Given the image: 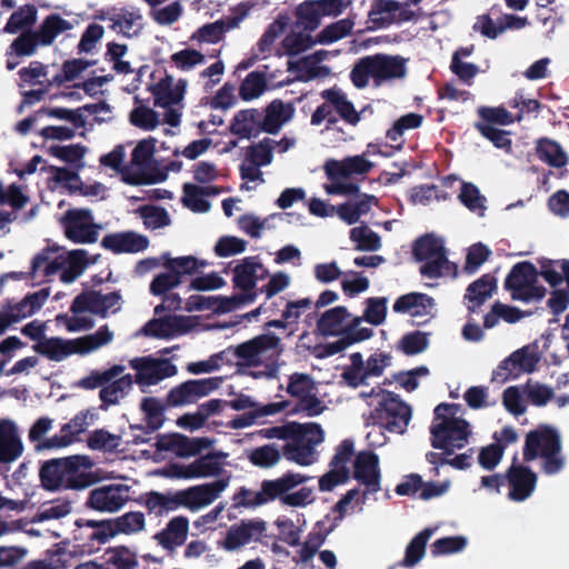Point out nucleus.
Instances as JSON below:
<instances>
[{"mask_svg": "<svg viewBox=\"0 0 569 569\" xmlns=\"http://www.w3.org/2000/svg\"><path fill=\"white\" fill-rule=\"evenodd\" d=\"M308 477L298 472H288L273 480H266L259 491L241 488L234 496L237 507H258L268 501L280 499L289 507H307L315 501V491L310 487H302L292 491L296 487L306 482Z\"/></svg>", "mask_w": 569, "mask_h": 569, "instance_id": "1", "label": "nucleus"}, {"mask_svg": "<svg viewBox=\"0 0 569 569\" xmlns=\"http://www.w3.org/2000/svg\"><path fill=\"white\" fill-rule=\"evenodd\" d=\"M430 432L435 448L451 451L463 448L472 431L460 406L442 403L435 409Z\"/></svg>", "mask_w": 569, "mask_h": 569, "instance_id": "2", "label": "nucleus"}, {"mask_svg": "<svg viewBox=\"0 0 569 569\" xmlns=\"http://www.w3.org/2000/svg\"><path fill=\"white\" fill-rule=\"evenodd\" d=\"M120 308L121 297L117 292L101 293L88 291L74 299L71 306L73 317L58 316L57 321L70 332L82 331L93 327V320L82 313L89 312L106 317L110 313H116Z\"/></svg>", "mask_w": 569, "mask_h": 569, "instance_id": "3", "label": "nucleus"}, {"mask_svg": "<svg viewBox=\"0 0 569 569\" xmlns=\"http://www.w3.org/2000/svg\"><path fill=\"white\" fill-rule=\"evenodd\" d=\"M93 260L84 250L64 251L48 248L38 253L32 261V274L34 278L49 277L58 271L66 283L73 282Z\"/></svg>", "mask_w": 569, "mask_h": 569, "instance_id": "4", "label": "nucleus"}, {"mask_svg": "<svg viewBox=\"0 0 569 569\" xmlns=\"http://www.w3.org/2000/svg\"><path fill=\"white\" fill-rule=\"evenodd\" d=\"M113 332L108 327H101L94 333L74 339L49 338L34 346V350L52 361H62L70 356H86L109 345Z\"/></svg>", "mask_w": 569, "mask_h": 569, "instance_id": "5", "label": "nucleus"}, {"mask_svg": "<svg viewBox=\"0 0 569 569\" xmlns=\"http://www.w3.org/2000/svg\"><path fill=\"white\" fill-rule=\"evenodd\" d=\"M91 467L92 462L88 457L73 456L44 463L40 477L42 485L50 490L81 488L87 485L88 471Z\"/></svg>", "mask_w": 569, "mask_h": 569, "instance_id": "6", "label": "nucleus"}, {"mask_svg": "<svg viewBox=\"0 0 569 569\" xmlns=\"http://www.w3.org/2000/svg\"><path fill=\"white\" fill-rule=\"evenodd\" d=\"M188 82L183 79L174 80L164 72L153 73L149 90L153 97L154 106L163 108V121L171 128H177L181 122L180 103L184 98Z\"/></svg>", "mask_w": 569, "mask_h": 569, "instance_id": "7", "label": "nucleus"}, {"mask_svg": "<svg viewBox=\"0 0 569 569\" xmlns=\"http://www.w3.org/2000/svg\"><path fill=\"white\" fill-rule=\"evenodd\" d=\"M523 456L528 461L543 459V470L549 475L560 471L565 465L559 435L549 426H540L527 435Z\"/></svg>", "mask_w": 569, "mask_h": 569, "instance_id": "8", "label": "nucleus"}, {"mask_svg": "<svg viewBox=\"0 0 569 569\" xmlns=\"http://www.w3.org/2000/svg\"><path fill=\"white\" fill-rule=\"evenodd\" d=\"M326 433L316 422H291V436L283 447V455L299 466H310L316 461V447L325 441Z\"/></svg>", "mask_w": 569, "mask_h": 569, "instance_id": "9", "label": "nucleus"}, {"mask_svg": "<svg viewBox=\"0 0 569 569\" xmlns=\"http://www.w3.org/2000/svg\"><path fill=\"white\" fill-rule=\"evenodd\" d=\"M406 73L405 60L400 57H367L353 68L351 79L356 87L363 88L372 79L376 84L385 80L401 78Z\"/></svg>", "mask_w": 569, "mask_h": 569, "instance_id": "10", "label": "nucleus"}, {"mask_svg": "<svg viewBox=\"0 0 569 569\" xmlns=\"http://www.w3.org/2000/svg\"><path fill=\"white\" fill-rule=\"evenodd\" d=\"M349 360L350 363L342 370L341 382L352 388L382 376L391 363L390 356L382 352L371 355L366 361L361 353L356 352L350 356Z\"/></svg>", "mask_w": 569, "mask_h": 569, "instance_id": "11", "label": "nucleus"}, {"mask_svg": "<svg viewBox=\"0 0 569 569\" xmlns=\"http://www.w3.org/2000/svg\"><path fill=\"white\" fill-rule=\"evenodd\" d=\"M415 256L425 261L421 273L429 278L453 274L455 266L446 258L443 242L440 238L427 236L419 239L415 246Z\"/></svg>", "mask_w": 569, "mask_h": 569, "instance_id": "12", "label": "nucleus"}, {"mask_svg": "<svg viewBox=\"0 0 569 569\" xmlns=\"http://www.w3.org/2000/svg\"><path fill=\"white\" fill-rule=\"evenodd\" d=\"M287 392L297 399L295 411L298 413L317 417L326 410L323 401L318 397V386L309 375H291Z\"/></svg>", "mask_w": 569, "mask_h": 569, "instance_id": "13", "label": "nucleus"}, {"mask_svg": "<svg viewBox=\"0 0 569 569\" xmlns=\"http://www.w3.org/2000/svg\"><path fill=\"white\" fill-rule=\"evenodd\" d=\"M370 398V405H379L381 407L380 418L386 429L390 432L403 433L411 419L410 407L380 388L372 389Z\"/></svg>", "mask_w": 569, "mask_h": 569, "instance_id": "14", "label": "nucleus"}, {"mask_svg": "<svg viewBox=\"0 0 569 569\" xmlns=\"http://www.w3.org/2000/svg\"><path fill=\"white\" fill-rule=\"evenodd\" d=\"M506 288L513 300L528 302L545 296V289L538 284L537 271L529 262H520L512 268L506 279Z\"/></svg>", "mask_w": 569, "mask_h": 569, "instance_id": "15", "label": "nucleus"}, {"mask_svg": "<svg viewBox=\"0 0 569 569\" xmlns=\"http://www.w3.org/2000/svg\"><path fill=\"white\" fill-rule=\"evenodd\" d=\"M229 485L230 476H224L212 482L179 490L176 492L178 508L183 507L193 512L199 511L216 501Z\"/></svg>", "mask_w": 569, "mask_h": 569, "instance_id": "16", "label": "nucleus"}, {"mask_svg": "<svg viewBox=\"0 0 569 569\" xmlns=\"http://www.w3.org/2000/svg\"><path fill=\"white\" fill-rule=\"evenodd\" d=\"M540 360L537 343L522 347L499 363L492 372V381L503 383L523 372H532Z\"/></svg>", "mask_w": 569, "mask_h": 569, "instance_id": "17", "label": "nucleus"}, {"mask_svg": "<svg viewBox=\"0 0 569 569\" xmlns=\"http://www.w3.org/2000/svg\"><path fill=\"white\" fill-rule=\"evenodd\" d=\"M157 140L154 138H146L137 142L130 160V168L122 172V179L130 184H150L153 179L146 172L153 160Z\"/></svg>", "mask_w": 569, "mask_h": 569, "instance_id": "18", "label": "nucleus"}, {"mask_svg": "<svg viewBox=\"0 0 569 569\" xmlns=\"http://www.w3.org/2000/svg\"><path fill=\"white\" fill-rule=\"evenodd\" d=\"M281 352L280 339L267 333L237 347L236 353L246 366L261 365L271 361Z\"/></svg>", "mask_w": 569, "mask_h": 569, "instance_id": "19", "label": "nucleus"}, {"mask_svg": "<svg viewBox=\"0 0 569 569\" xmlns=\"http://www.w3.org/2000/svg\"><path fill=\"white\" fill-rule=\"evenodd\" d=\"M267 532V523L261 519L243 520L231 526L218 546L226 551L233 552L251 542L260 541Z\"/></svg>", "mask_w": 569, "mask_h": 569, "instance_id": "20", "label": "nucleus"}, {"mask_svg": "<svg viewBox=\"0 0 569 569\" xmlns=\"http://www.w3.org/2000/svg\"><path fill=\"white\" fill-rule=\"evenodd\" d=\"M131 368L136 371V382L144 391L147 387L157 385L164 378L177 373V368L168 359L152 357L136 358L130 361Z\"/></svg>", "mask_w": 569, "mask_h": 569, "instance_id": "21", "label": "nucleus"}, {"mask_svg": "<svg viewBox=\"0 0 569 569\" xmlns=\"http://www.w3.org/2000/svg\"><path fill=\"white\" fill-rule=\"evenodd\" d=\"M61 223L66 237L74 242H94L100 230V226L86 209L69 210L61 219Z\"/></svg>", "mask_w": 569, "mask_h": 569, "instance_id": "22", "label": "nucleus"}, {"mask_svg": "<svg viewBox=\"0 0 569 569\" xmlns=\"http://www.w3.org/2000/svg\"><path fill=\"white\" fill-rule=\"evenodd\" d=\"M130 488L126 485H104L90 491L87 505L99 512L119 511L129 500Z\"/></svg>", "mask_w": 569, "mask_h": 569, "instance_id": "23", "label": "nucleus"}, {"mask_svg": "<svg viewBox=\"0 0 569 569\" xmlns=\"http://www.w3.org/2000/svg\"><path fill=\"white\" fill-rule=\"evenodd\" d=\"M254 295L239 293L231 297H206L201 295H192L187 301L184 309L189 312L192 311H218L229 312L242 305L252 302Z\"/></svg>", "mask_w": 569, "mask_h": 569, "instance_id": "24", "label": "nucleus"}, {"mask_svg": "<svg viewBox=\"0 0 569 569\" xmlns=\"http://www.w3.org/2000/svg\"><path fill=\"white\" fill-rule=\"evenodd\" d=\"M218 385V380L212 378L186 381L169 391L167 402L171 407L194 403L217 389Z\"/></svg>", "mask_w": 569, "mask_h": 569, "instance_id": "25", "label": "nucleus"}, {"mask_svg": "<svg viewBox=\"0 0 569 569\" xmlns=\"http://www.w3.org/2000/svg\"><path fill=\"white\" fill-rule=\"evenodd\" d=\"M353 452V443L343 441L331 462V469L319 479L320 491H331L336 487L343 485L349 479L348 461Z\"/></svg>", "mask_w": 569, "mask_h": 569, "instance_id": "26", "label": "nucleus"}, {"mask_svg": "<svg viewBox=\"0 0 569 569\" xmlns=\"http://www.w3.org/2000/svg\"><path fill=\"white\" fill-rule=\"evenodd\" d=\"M196 325L197 321L191 317L170 316L150 320L143 327V332L149 337L169 339L188 333Z\"/></svg>", "mask_w": 569, "mask_h": 569, "instance_id": "27", "label": "nucleus"}, {"mask_svg": "<svg viewBox=\"0 0 569 569\" xmlns=\"http://www.w3.org/2000/svg\"><path fill=\"white\" fill-rule=\"evenodd\" d=\"M159 266L164 267L180 279L184 274H191L209 263L193 256L171 257L169 253L162 254L159 259H149L140 262L139 270L147 271Z\"/></svg>", "mask_w": 569, "mask_h": 569, "instance_id": "28", "label": "nucleus"}, {"mask_svg": "<svg viewBox=\"0 0 569 569\" xmlns=\"http://www.w3.org/2000/svg\"><path fill=\"white\" fill-rule=\"evenodd\" d=\"M372 168V162L365 154L348 157L342 160L329 159L323 164L328 179H349L365 174Z\"/></svg>", "mask_w": 569, "mask_h": 569, "instance_id": "29", "label": "nucleus"}, {"mask_svg": "<svg viewBox=\"0 0 569 569\" xmlns=\"http://www.w3.org/2000/svg\"><path fill=\"white\" fill-rule=\"evenodd\" d=\"M353 477L370 491L380 487L379 457L371 451H360L353 460Z\"/></svg>", "mask_w": 569, "mask_h": 569, "instance_id": "30", "label": "nucleus"}, {"mask_svg": "<svg viewBox=\"0 0 569 569\" xmlns=\"http://www.w3.org/2000/svg\"><path fill=\"white\" fill-rule=\"evenodd\" d=\"M267 273V269L258 258L247 257L233 268V283L236 287L244 290V293H251L257 282L263 279ZM252 295L256 296L254 292Z\"/></svg>", "mask_w": 569, "mask_h": 569, "instance_id": "31", "label": "nucleus"}, {"mask_svg": "<svg viewBox=\"0 0 569 569\" xmlns=\"http://www.w3.org/2000/svg\"><path fill=\"white\" fill-rule=\"evenodd\" d=\"M22 452L23 442L17 423L10 419L0 420V463H11Z\"/></svg>", "mask_w": 569, "mask_h": 569, "instance_id": "32", "label": "nucleus"}, {"mask_svg": "<svg viewBox=\"0 0 569 569\" xmlns=\"http://www.w3.org/2000/svg\"><path fill=\"white\" fill-rule=\"evenodd\" d=\"M48 296L46 290H40L27 296L20 302L1 310L0 316L4 320V328L7 329L10 325L32 316L43 306Z\"/></svg>", "mask_w": 569, "mask_h": 569, "instance_id": "33", "label": "nucleus"}, {"mask_svg": "<svg viewBox=\"0 0 569 569\" xmlns=\"http://www.w3.org/2000/svg\"><path fill=\"white\" fill-rule=\"evenodd\" d=\"M508 481L510 486L509 498L513 501H523L533 492L537 477L525 467L513 466L508 472Z\"/></svg>", "mask_w": 569, "mask_h": 569, "instance_id": "34", "label": "nucleus"}, {"mask_svg": "<svg viewBox=\"0 0 569 569\" xmlns=\"http://www.w3.org/2000/svg\"><path fill=\"white\" fill-rule=\"evenodd\" d=\"M375 206H377V198L375 196L359 193L356 198L336 206L335 214L347 224H355Z\"/></svg>", "mask_w": 569, "mask_h": 569, "instance_id": "35", "label": "nucleus"}, {"mask_svg": "<svg viewBox=\"0 0 569 569\" xmlns=\"http://www.w3.org/2000/svg\"><path fill=\"white\" fill-rule=\"evenodd\" d=\"M435 309L433 300L422 293L411 292L398 298L393 305L396 312L406 313L412 318L431 316Z\"/></svg>", "mask_w": 569, "mask_h": 569, "instance_id": "36", "label": "nucleus"}, {"mask_svg": "<svg viewBox=\"0 0 569 569\" xmlns=\"http://www.w3.org/2000/svg\"><path fill=\"white\" fill-rule=\"evenodd\" d=\"M20 78L24 84L40 86L43 91L57 87L56 83L59 82L54 73V63L42 64L39 61H33L29 67L21 69Z\"/></svg>", "mask_w": 569, "mask_h": 569, "instance_id": "37", "label": "nucleus"}, {"mask_svg": "<svg viewBox=\"0 0 569 569\" xmlns=\"http://www.w3.org/2000/svg\"><path fill=\"white\" fill-rule=\"evenodd\" d=\"M102 246L116 253L139 252L148 247V239L134 232L113 233L103 238Z\"/></svg>", "mask_w": 569, "mask_h": 569, "instance_id": "38", "label": "nucleus"}, {"mask_svg": "<svg viewBox=\"0 0 569 569\" xmlns=\"http://www.w3.org/2000/svg\"><path fill=\"white\" fill-rule=\"evenodd\" d=\"M496 289L497 280L489 274L482 276L480 279L469 284L465 296L468 309L475 311L487 299L491 298Z\"/></svg>", "mask_w": 569, "mask_h": 569, "instance_id": "39", "label": "nucleus"}, {"mask_svg": "<svg viewBox=\"0 0 569 569\" xmlns=\"http://www.w3.org/2000/svg\"><path fill=\"white\" fill-rule=\"evenodd\" d=\"M261 117L254 109H246L237 112L231 121L230 130L242 139H248L260 132Z\"/></svg>", "mask_w": 569, "mask_h": 569, "instance_id": "40", "label": "nucleus"}, {"mask_svg": "<svg viewBox=\"0 0 569 569\" xmlns=\"http://www.w3.org/2000/svg\"><path fill=\"white\" fill-rule=\"evenodd\" d=\"M293 114L295 108L290 103L274 100L266 109L263 129L269 133H276L293 118Z\"/></svg>", "mask_w": 569, "mask_h": 569, "instance_id": "41", "label": "nucleus"}, {"mask_svg": "<svg viewBox=\"0 0 569 569\" xmlns=\"http://www.w3.org/2000/svg\"><path fill=\"white\" fill-rule=\"evenodd\" d=\"M218 193L216 187H199L193 183H186L183 186V204L192 211L206 212L209 210L210 204L207 197Z\"/></svg>", "mask_w": 569, "mask_h": 569, "instance_id": "42", "label": "nucleus"}, {"mask_svg": "<svg viewBox=\"0 0 569 569\" xmlns=\"http://www.w3.org/2000/svg\"><path fill=\"white\" fill-rule=\"evenodd\" d=\"M154 446L159 452L170 451L181 458L194 456L192 439L179 433L159 436Z\"/></svg>", "mask_w": 569, "mask_h": 569, "instance_id": "43", "label": "nucleus"}, {"mask_svg": "<svg viewBox=\"0 0 569 569\" xmlns=\"http://www.w3.org/2000/svg\"><path fill=\"white\" fill-rule=\"evenodd\" d=\"M349 318L350 315L345 307H336L320 317L318 328L323 335H343Z\"/></svg>", "mask_w": 569, "mask_h": 569, "instance_id": "44", "label": "nucleus"}, {"mask_svg": "<svg viewBox=\"0 0 569 569\" xmlns=\"http://www.w3.org/2000/svg\"><path fill=\"white\" fill-rule=\"evenodd\" d=\"M48 173V188L52 191H76L80 188L81 181L77 170L51 167Z\"/></svg>", "mask_w": 569, "mask_h": 569, "instance_id": "45", "label": "nucleus"}, {"mask_svg": "<svg viewBox=\"0 0 569 569\" xmlns=\"http://www.w3.org/2000/svg\"><path fill=\"white\" fill-rule=\"evenodd\" d=\"M189 530V521L184 517L171 519L167 528L159 533L160 543L166 548H173L184 542Z\"/></svg>", "mask_w": 569, "mask_h": 569, "instance_id": "46", "label": "nucleus"}, {"mask_svg": "<svg viewBox=\"0 0 569 569\" xmlns=\"http://www.w3.org/2000/svg\"><path fill=\"white\" fill-rule=\"evenodd\" d=\"M72 23L58 14L47 17L41 23L37 36L41 46L51 44L54 39L62 32L70 30Z\"/></svg>", "mask_w": 569, "mask_h": 569, "instance_id": "47", "label": "nucleus"}, {"mask_svg": "<svg viewBox=\"0 0 569 569\" xmlns=\"http://www.w3.org/2000/svg\"><path fill=\"white\" fill-rule=\"evenodd\" d=\"M49 153L54 158L69 163L74 170L79 171L84 168V156L87 149L81 144H53L49 147Z\"/></svg>", "mask_w": 569, "mask_h": 569, "instance_id": "48", "label": "nucleus"}, {"mask_svg": "<svg viewBox=\"0 0 569 569\" xmlns=\"http://www.w3.org/2000/svg\"><path fill=\"white\" fill-rule=\"evenodd\" d=\"M328 56L326 51H318L315 54L308 56L295 63L300 74L298 78L308 81L313 78L326 77L329 69L321 66L320 62Z\"/></svg>", "mask_w": 569, "mask_h": 569, "instance_id": "49", "label": "nucleus"}, {"mask_svg": "<svg viewBox=\"0 0 569 569\" xmlns=\"http://www.w3.org/2000/svg\"><path fill=\"white\" fill-rule=\"evenodd\" d=\"M116 380L106 383L100 391V398L104 403L114 405L123 399L132 388V377L121 373Z\"/></svg>", "mask_w": 569, "mask_h": 569, "instance_id": "50", "label": "nucleus"}, {"mask_svg": "<svg viewBox=\"0 0 569 569\" xmlns=\"http://www.w3.org/2000/svg\"><path fill=\"white\" fill-rule=\"evenodd\" d=\"M223 457L222 453H213L190 462L191 479L210 478L219 475L222 469L221 458Z\"/></svg>", "mask_w": 569, "mask_h": 569, "instance_id": "51", "label": "nucleus"}, {"mask_svg": "<svg viewBox=\"0 0 569 569\" xmlns=\"http://www.w3.org/2000/svg\"><path fill=\"white\" fill-rule=\"evenodd\" d=\"M114 26L128 37L137 36L142 27V14L137 8H126L113 18Z\"/></svg>", "mask_w": 569, "mask_h": 569, "instance_id": "52", "label": "nucleus"}, {"mask_svg": "<svg viewBox=\"0 0 569 569\" xmlns=\"http://www.w3.org/2000/svg\"><path fill=\"white\" fill-rule=\"evenodd\" d=\"M523 317L522 312L511 306L496 302L492 305L491 310L485 316V327L493 328L500 320L507 323H516Z\"/></svg>", "mask_w": 569, "mask_h": 569, "instance_id": "53", "label": "nucleus"}, {"mask_svg": "<svg viewBox=\"0 0 569 569\" xmlns=\"http://www.w3.org/2000/svg\"><path fill=\"white\" fill-rule=\"evenodd\" d=\"M103 557L108 569H134L138 566L136 553L126 547L109 549Z\"/></svg>", "mask_w": 569, "mask_h": 569, "instance_id": "54", "label": "nucleus"}, {"mask_svg": "<svg viewBox=\"0 0 569 569\" xmlns=\"http://www.w3.org/2000/svg\"><path fill=\"white\" fill-rule=\"evenodd\" d=\"M323 97L333 107L338 113L349 123H357L359 120L352 103L347 100L343 92L338 89H331L323 92Z\"/></svg>", "mask_w": 569, "mask_h": 569, "instance_id": "55", "label": "nucleus"}, {"mask_svg": "<svg viewBox=\"0 0 569 569\" xmlns=\"http://www.w3.org/2000/svg\"><path fill=\"white\" fill-rule=\"evenodd\" d=\"M350 240L359 251H377L381 247L380 237L368 226L353 227L350 230Z\"/></svg>", "mask_w": 569, "mask_h": 569, "instance_id": "56", "label": "nucleus"}, {"mask_svg": "<svg viewBox=\"0 0 569 569\" xmlns=\"http://www.w3.org/2000/svg\"><path fill=\"white\" fill-rule=\"evenodd\" d=\"M112 527L114 533L134 535L144 530L146 518L140 511H130L114 519Z\"/></svg>", "mask_w": 569, "mask_h": 569, "instance_id": "57", "label": "nucleus"}, {"mask_svg": "<svg viewBox=\"0 0 569 569\" xmlns=\"http://www.w3.org/2000/svg\"><path fill=\"white\" fill-rule=\"evenodd\" d=\"M433 535L431 529H425L419 532L407 546L406 556L402 560L405 567H412L418 563L425 556L426 545Z\"/></svg>", "mask_w": 569, "mask_h": 569, "instance_id": "58", "label": "nucleus"}, {"mask_svg": "<svg viewBox=\"0 0 569 569\" xmlns=\"http://www.w3.org/2000/svg\"><path fill=\"white\" fill-rule=\"evenodd\" d=\"M146 508L156 515H162L178 509V501L174 493L149 492L143 497Z\"/></svg>", "mask_w": 569, "mask_h": 569, "instance_id": "59", "label": "nucleus"}, {"mask_svg": "<svg viewBox=\"0 0 569 569\" xmlns=\"http://www.w3.org/2000/svg\"><path fill=\"white\" fill-rule=\"evenodd\" d=\"M537 151L541 160L553 167H562L568 161L567 153L552 140L545 139L539 141Z\"/></svg>", "mask_w": 569, "mask_h": 569, "instance_id": "60", "label": "nucleus"}, {"mask_svg": "<svg viewBox=\"0 0 569 569\" xmlns=\"http://www.w3.org/2000/svg\"><path fill=\"white\" fill-rule=\"evenodd\" d=\"M123 372L124 367L120 365H116L104 371H92L79 381V386L84 389H94L100 386L104 387L106 383L114 380V378Z\"/></svg>", "mask_w": 569, "mask_h": 569, "instance_id": "61", "label": "nucleus"}, {"mask_svg": "<svg viewBox=\"0 0 569 569\" xmlns=\"http://www.w3.org/2000/svg\"><path fill=\"white\" fill-rule=\"evenodd\" d=\"M267 88V81L263 74L259 72H251L247 76L240 87V97L250 101L259 98Z\"/></svg>", "mask_w": 569, "mask_h": 569, "instance_id": "62", "label": "nucleus"}, {"mask_svg": "<svg viewBox=\"0 0 569 569\" xmlns=\"http://www.w3.org/2000/svg\"><path fill=\"white\" fill-rule=\"evenodd\" d=\"M36 19V8L33 6H24L11 14L4 30L8 33H16L20 29L31 26Z\"/></svg>", "mask_w": 569, "mask_h": 569, "instance_id": "63", "label": "nucleus"}, {"mask_svg": "<svg viewBox=\"0 0 569 569\" xmlns=\"http://www.w3.org/2000/svg\"><path fill=\"white\" fill-rule=\"evenodd\" d=\"M365 305L366 308L361 318L372 326H379L383 323L387 316V299L368 298Z\"/></svg>", "mask_w": 569, "mask_h": 569, "instance_id": "64", "label": "nucleus"}]
</instances>
